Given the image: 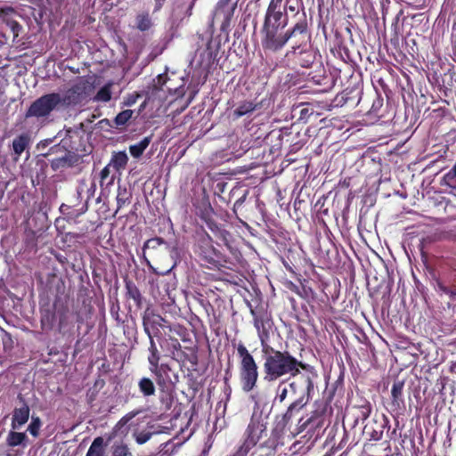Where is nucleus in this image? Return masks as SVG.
Segmentation results:
<instances>
[{"label": "nucleus", "instance_id": "nucleus-53", "mask_svg": "<svg viewBox=\"0 0 456 456\" xmlns=\"http://www.w3.org/2000/svg\"><path fill=\"white\" fill-rule=\"evenodd\" d=\"M297 362H298L299 364L296 365V370H293L292 374H291V377H293L294 379H297L296 377H297L299 375L300 369L307 370V368L309 367L308 364L304 363L303 362H301L297 359Z\"/></svg>", "mask_w": 456, "mask_h": 456}, {"label": "nucleus", "instance_id": "nucleus-52", "mask_svg": "<svg viewBox=\"0 0 456 456\" xmlns=\"http://www.w3.org/2000/svg\"><path fill=\"white\" fill-rule=\"evenodd\" d=\"M7 25L11 28L13 36L18 37L19 31L21 29L20 23L14 20H11L7 21Z\"/></svg>", "mask_w": 456, "mask_h": 456}, {"label": "nucleus", "instance_id": "nucleus-61", "mask_svg": "<svg viewBox=\"0 0 456 456\" xmlns=\"http://www.w3.org/2000/svg\"><path fill=\"white\" fill-rule=\"evenodd\" d=\"M104 385H105V381L103 379H98L97 380H95V382L94 384V387L95 388L101 389V388H102L104 387Z\"/></svg>", "mask_w": 456, "mask_h": 456}, {"label": "nucleus", "instance_id": "nucleus-28", "mask_svg": "<svg viewBox=\"0 0 456 456\" xmlns=\"http://www.w3.org/2000/svg\"><path fill=\"white\" fill-rule=\"evenodd\" d=\"M128 162V157L126 151L113 152L109 165L112 167L117 172L126 168Z\"/></svg>", "mask_w": 456, "mask_h": 456}, {"label": "nucleus", "instance_id": "nucleus-10", "mask_svg": "<svg viewBox=\"0 0 456 456\" xmlns=\"http://www.w3.org/2000/svg\"><path fill=\"white\" fill-rule=\"evenodd\" d=\"M215 216L216 213L210 204L200 209V217L205 222L214 237L227 248H231V232L227 231L223 224H217Z\"/></svg>", "mask_w": 456, "mask_h": 456}, {"label": "nucleus", "instance_id": "nucleus-7", "mask_svg": "<svg viewBox=\"0 0 456 456\" xmlns=\"http://www.w3.org/2000/svg\"><path fill=\"white\" fill-rule=\"evenodd\" d=\"M266 425L261 416L252 415L245 431V440L233 456H246L248 452L256 446L260 439L266 436Z\"/></svg>", "mask_w": 456, "mask_h": 456}, {"label": "nucleus", "instance_id": "nucleus-60", "mask_svg": "<svg viewBox=\"0 0 456 456\" xmlns=\"http://www.w3.org/2000/svg\"><path fill=\"white\" fill-rule=\"evenodd\" d=\"M196 1H197V0H192V1L191 2V4H189V6H188V8H187V10H186V12H185V15H186V16H188V17L191 16V14H192V10H193V8H194V5H195Z\"/></svg>", "mask_w": 456, "mask_h": 456}, {"label": "nucleus", "instance_id": "nucleus-48", "mask_svg": "<svg viewBox=\"0 0 456 456\" xmlns=\"http://www.w3.org/2000/svg\"><path fill=\"white\" fill-rule=\"evenodd\" d=\"M111 456H132L126 444L116 445Z\"/></svg>", "mask_w": 456, "mask_h": 456}, {"label": "nucleus", "instance_id": "nucleus-35", "mask_svg": "<svg viewBox=\"0 0 456 456\" xmlns=\"http://www.w3.org/2000/svg\"><path fill=\"white\" fill-rule=\"evenodd\" d=\"M55 310L53 311L50 309L41 310V325L43 329H49L51 330L53 326L54 320L56 318Z\"/></svg>", "mask_w": 456, "mask_h": 456}, {"label": "nucleus", "instance_id": "nucleus-64", "mask_svg": "<svg viewBox=\"0 0 456 456\" xmlns=\"http://www.w3.org/2000/svg\"><path fill=\"white\" fill-rule=\"evenodd\" d=\"M224 185H225V183H217V186H218V187H219V186L224 187Z\"/></svg>", "mask_w": 456, "mask_h": 456}, {"label": "nucleus", "instance_id": "nucleus-54", "mask_svg": "<svg viewBox=\"0 0 456 456\" xmlns=\"http://www.w3.org/2000/svg\"><path fill=\"white\" fill-rule=\"evenodd\" d=\"M165 3H166V0H154L153 12H159L162 9Z\"/></svg>", "mask_w": 456, "mask_h": 456}, {"label": "nucleus", "instance_id": "nucleus-19", "mask_svg": "<svg viewBox=\"0 0 456 456\" xmlns=\"http://www.w3.org/2000/svg\"><path fill=\"white\" fill-rule=\"evenodd\" d=\"M18 399L22 403V405L19 408H15L12 413V428L19 429L21 426H23L29 418V406L25 402L21 395H18Z\"/></svg>", "mask_w": 456, "mask_h": 456}, {"label": "nucleus", "instance_id": "nucleus-55", "mask_svg": "<svg viewBox=\"0 0 456 456\" xmlns=\"http://www.w3.org/2000/svg\"><path fill=\"white\" fill-rule=\"evenodd\" d=\"M169 340H170V345L174 350L178 351L181 349V345L177 338H169Z\"/></svg>", "mask_w": 456, "mask_h": 456}, {"label": "nucleus", "instance_id": "nucleus-62", "mask_svg": "<svg viewBox=\"0 0 456 456\" xmlns=\"http://www.w3.org/2000/svg\"><path fill=\"white\" fill-rule=\"evenodd\" d=\"M170 444L169 443H165V444H162L160 445L161 449L159 451V453L163 452V455L166 454L167 452V450L166 449L167 446H169Z\"/></svg>", "mask_w": 456, "mask_h": 456}, {"label": "nucleus", "instance_id": "nucleus-16", "mask_svg": "<svg viewBox=\"0 0 456 456\" xmlns=\"http://www.w3.org/2000/svg\"><path fill=\"white\" fill-rule=\"evenodd\" d=\"M77 302L80 304V306L75 311L76 322L78 324H82L87 318L91 317L94 310L92 297H89L87 289L79 290Z\"/></svg>", "mask_w": 456, "mask_h": 456}, {"label": "nucleus", "instance_id": "nucleus-29", "mask_svg": "<svg viewBox=\"0 0 456 456\" xmlns=\"http://www.w3.org/2000/svg\"><path fill=\"white\" fill-rule=\"evenodd\" d=\"M139 391L144 397H150L155 395L156 387L154 382L148 377H142L138 381Z\"/></svg>", "mask_w": 456, "mask_h": 456}, {"label": "nucleus", "instance_id": "nucleus-5", "mask_svg": "<svg viewBox=\"0 0 456 456\" xmlns=\"http://www.w3.org/2000/svg\"><path fill=\"white\" fill-rule=\"evenodd\" d=\"M236 348L240 359L239 377L241 388L248 393L256 386L259 377L258 366L254 356L242 342H240Z\"/></svg>", "mask_w": 456, "mask_h": 456}, {"label": "nucleus", "instance_id": "nucleus-42", "mask_svg": "<svg viewBox=\"0 0 456 456\" xmlns=\"http://www.w3.org/2000/svg\"><path fill=\"white\" fill-rule=\"evenodd\" d=\"M151 20L148 13H141L136 16V27L141 31H146L151 27Z\"/></svg>", "mask_w": 456, "mask_h": 456}, {"label": "nucleus", "instance_id": "nucleus-4", "mask_svg": "<svg viewBox=\"0 0 456 456\" xmlns=\"http://www.w3.org/2000/svg\"><path fill=\"white\" fill-rule=\"evenodd\" d=\"M193 252L202 265L210 269H220L228 262L220 243L215 245L212 237L204 230L196 232Z\"/></svg>", "mask_w": 456, "mask_h": 456}, {"label": "nucleus", "instance_id": "nucleus-40", "mask_svg": "<svg viewBox=\"0 0 456 456\" xmlns=\"http://www.w3.org/2000/svg\"><path fill=\"white\" fill-rule=\"evenodd\" d=\"M111 86L112 84L108 83L104 85L94 96V100L97 102H108L111 99Z\"/></svg>", "mask_w": 456, "mask_h": 456}, {"label": "nucleus", "instance_id": "nucleus-59", "mask_svg": "<svg viewBox=\"0 0 456 456\" xmlns=\"http://www.w3.org/2000/svg\"><path fill=\"white\" fill-rule=\"evenodd\" d=\"M188 361L193 365L196 366L198 364V355L196 351H193V353L188 357Z\"/></svg>", "mask_w": 456, "mask_h": 456}, {"label": "nucleus", "instance_id": "nucleus-57", "mask_svg": "<svg viewBox=\"0 0 456 456\" xmlns=\"http://www.w3.org/2000/svg\"><path fill=\"white\" fill-rule=\"evenodd\" d=\"M139 97V94H130L128 95L126 104L128 106H132L136 102L137 98Z\"/></svg>", "mask_w": 456, "mask_h": 456}, {"label": "nucleus", "instance_id": "nucleus-39", "mask_svg": "<svg viewBox=\"0 0 456 456\" xmlns=\"http://www.w3.org/2000/svg\"><path fill=\"white\" fill-rule=\"evenodd\" d=\"M256 107V104H255L253 102L245 101L239 104V106L234 110L233 113L237 118H240L254 111Z\"/></svg>", "mask_w": 456, "mask_h": 456}, {"label": "nucleus", "instance_id": "nucleus-23", "mask_svg": "<svg viewBox=\"0 0 456 456\" xmlns=\"http://www.w3.org/2000/svg\"><path fill=\"white\" fill-rule=\"evenodd\" d=\"M125 287L126 297L127 298L133 299L137 308H142L143 304V297L135 283L129 279H125Z\"/></svg>", "mask_w": 456, "mask_h": 456}, {"label": "nucleus", "instance_id": "nucleus-58", "mask_svg": "<svg viewBox=\"0 0 456 456\" xmlns=\"http://www.w3.org/2000/svg\"><path fill=\"white\" fill-rule=\"evenodd\" d=\"M440 289H441V290H442L444 293H445V294L449 295L451 297H455V296H456V292L452 291L451 289H449V288H448V287H446V286H443V285H441V286H440Z\"/></svg>", "mask_w": 456, "mask_h": 456}, {"label": "nucleus", "instance_id": "nucleus-33", "mask_svg": "<svg viewBox=\"0 0 456 456\" xmlns=\"http://www.w3.org/2000/svg\"><path fill=\"white\" fill-rule=\"evenodd\" d=\"M104 440L102 436H98L94 438L92 444L90 445L86 456H103L104 449H103Z\"/></svg>", "mask_w": 456, "mask_h": 456}, {"label": "nucleus", "instance_id": "nucleus-56", "mask_svg": "<svg viewBox=\"0 0 456 456\" xmlns=\"http://www.w3.org/2000/svg\"><path fill=\"white\" fill-rule=\"evenodd\" d=\"M204 53L208 55V62L211 63L214 56H213V51L211 49L210 42L208 44L206 50L204 51Z\"/></svg>", "mask_w": 456, "mask_h": 456}, {"label": "nucleus", "instance_id": "nucleus-13", "mask_svg": "<svg viewBox=\"0 0 456 456\" xmlns=\"http://www.w3.org/2000/svg\"><path fill=\"white\" fill-rule=\"evenodd\" d=\"M93 86L88 80L81 77L70 88H69L64 96L61 97V104L77 105L80 103L88 95Z\"/></svg>", "mask_w": 456, "mask_h": 456}, {"label": "nucleus", "instance_id": "nucleus-3", "mask_svg": "<svg viewBox=\"0 0 456 456\" xmlns=\"http://www.w3.org/2000/svg\"><path fill=\"white\" fill-rule=\"evenodd\" d=\"M263 355V379L267 383L276 382L285 376L291 377L296 370L297 358L289 351H281L271 345L261 348Z\"/></svg>", "mask_w": 456, "mask_h": 456}, {"label": "nucleus", "instance_id": "nucleus-9", "mask_svg": "<svg viewBox=\"0 0 456 456\" xmlns=\"http://www.w3.org/2000/svg\"><path fill=\"white\" fill-rule=\"evenodd\" d=\"M52 155H56V157L49 159L51 167L55 172L76 167L81 161V157L78 154L68 151L60 144L53 145L44 154L45 158H49Z\"/></svg>", "mask_w": 456, "mask_h": 456}, {"label": "nucleus", "instance_id": "nucleus-15", "mask_svg": "<svg viewBox=\"0 0 456 456\" xmlns=\"http://www.w3.org/2000/svg\"><path fill=\"white\" fill-rule=\"evenodd\" d=\"M162 322H166L160 314H157L151 307H147L142 314V326L148 337L157 336Z\"/></svg>", "mask_w": 456, "mask_h": 456}, {"label": "nucleus", "instance_id": "nucleus-26", "mask_svg": "<svg viewBox=\"0 0 456 456\" xmlns=\"http://www.w3.org/2000/svg\"><path fill=\"white\" fill-rule=\"evenodd\" d=\"M354 424H357L359 421L363 422L370 417L372 411V407L369 401L362 399L361 403L354 406Z\"/></svg>", "mask_w": 456, "mask_h": 456}, {"label": "nucleus", "instance_id": "nucleus-17", "mask_svg": "<svg viewBox=\"0 0 456 456\" xmlns=\"http://www.w3.org/2000/svg\"><path fill=\"white\" fill-rule=\"evenodd\" d=\"M233 0H219L215 9L216 19L222 20V28L229 26L237 7V2Z\"/></svg>", "mask_w": 456, "mask_h": 456}, {"label": "nucleus", "instance_id": "nucleus-6", "mask_svg": "<svg viewBox=\"0 0 456 456\" xmlns=\"http://www.w3.org/2000/svg\"><path fill=\"white\" fill-rule=\"evenodd\" d=\"M314 409L310 412L309 417L300 418L296 425L295 431L300 434L304 431L314 435L323 428L328 417L329 403L325 401H316L314 403Z\"/></svg>", "mask_w": 456, "mask_h": 456}, {"label": "nucleus", "instance_id": "nucleus-49", "mask_svg": "<svg viewBox=\"0 0 456 456\" xmlns=\"http://www.w3.org/2000/svg\"><path fill=\"white\" fill-rule=\"evenodd\" d=\"M41 426V421L39 418H33L32 421L28 425V430L33 436H37L39 434V428Z\"/></svg>", "mask_w": 456, "mask_h": 456}, {"label": "nucleus", "instance_id": "nucleus-8", "mask_svg": "<svg viewBox=\"0 0 456 456\" xmlns=\"http://www.w3.org/2000/svg\"><path fill=\"white\" fill-rule=\"evenodd\" d=\"M61 102V95L58 93L44 94L30 104L25 118H46Z\"/></svg>", "mask_w": 456, "mask_h": 456}, {"label": "nucleus", "instance_id": "nucleus-41", "mask_svg": "<svg viewBox=\"0 0 456 456\" xmlns=\"http://www.w3.org/2000/svg\"><path fill=\"white\" fill-rule=\"evenodd\" d=\"M134 111L132 110H125L119 112L114 118V124L117 128L124 126L131 119Z\"/></svg>", "mask_w": 456, "mask_h": 456}, {"label": "nucleus", "instance_id": "nucleus-38", "mask_svg": "<svg viewBox=\"0 0 456 456\" xmlns=\"http://www.w3.org/2000/svg\"><path fill=\"white\" fill-rule=\"evenodd\" d=\"M110 165L105 166L102 171L100 172V185L101 187L109 186L113 184L115 180V175H110Z\"/></svg>", "mask_w": 456, "mask_h": 456}, {"label": "nucleus", "instance_id": "nucleus-44", "mask_svg": "<svg viewBox=\"0 0 456 456\" xmlns=\"http://www.w3.org/2000/svg\"><path fill=\"white\" fill-rule=\"evenodd\" d=\"M168 77L166 73L159 74L153 79L152 83V90L153 91H160L163 90L164 86L166 85Z\"/></svg>", "mask_w": 456, "mask_h": 456}, {"label": "nucleus", "instance_id": "nucleus-24", "mask_svg": "<svg viewBox=\"0 0 456 456\" xmlns=\"http://www.w3.org/2000/svg\"><path fill=\"white\" fill-rule=\"evenodd\" d=\"M383 105H384L383 98H381L379 95L376 96V98L372 102L371 108L366 113L367 119L370 122H371V123H376V122H379V121L383 122V120H381V118L383 117V114L381 113Z\"/></svg>", "mask_w": 456, "mask_h": 456}, {"label": "nucleus", "instance_id": "nucleus-25", "mask_svg": "<svg viewBox=\"0 0 456 456\" xmlns=\"http://www.w3.org/2000/svg\"><path fill=\"white\" fill-rule=\"evenodd\" d=\"M39 235L32 229H25L23 244L25 251L37 252Z\"/></svg>", "mask_w": 456, "mask_h": 456}, {"label": "nucleus", "instance_id": "nucleus-30", "mask_svg": "<svg viewBox=\"0 0 456 456\" xmlns=\"http://www.w3.org/2000/svg\"><path fill=\"white\" fill-rule=\"evenodd\" d=\"M292 379L282 380L279 383L275 390L274 403L278 402L279 403H282L285 402L290 393L289 382Z\"/></svg>", "mask_w": 456, "mask_h": 456}, {"label": "nucleus", "instance_id": "nucleus-27", "mask_svg": "<svg viewBox=\"0 0 456 456\" xmlns=\"http://www.w3.org/2000/svg\"><path fill=\"white\" fill-rule=\"evenodd\" d=\"M316 85H319L321 88L320 92L326 93L330 91L336 83L335 78L331 75H319L312 77Z\"/></svg>", "mask_w": 456, "mask_h": 456}, {"label": "nucleus", "instance_id": "nucleus-31", "mask_svg": "<svg viewBox=\"0 0 456 456\" xmlns=\"http://www.w3.org/2000/svg\"><path fill=\"white\" fill-rule=\"evenodd\" d=\"M30 138L27 134H21L12 141V150L17 156L28 147Z\"/></svg>", "mask_w": 456, "mask_h": 456}, {"label": "nucleus", "instance_id": "nucleus-63", "mask_svg": "<svg viewBox=\"0 0 456 456\" xmlns=\"http://www.w3.org/2000/svg\"><path fill=\"white\" fill-rule=\"evenodd\" d=\"M309 112V110L307 108H303L301 110H300V118H305Z\"/></svg>", "mask_w": 456, "mask_h": 456}, {"label": "nucleus", "instance_id": "nucleus-51", "mask_svg": "<svg viewBox=\"0 0 456 456\" xmlns=\"http://www.w3.org/2000/svg\"><path fill=\"white\" fill-rule=\"evenodd\" d=\"M152 436V433L151 432H145V431H142V432H140L138 434L135 435V441L137 444H145L147 441L150 440V438Z\"/></svg>", "mask_w": 456, "mask_h": 456}, {"label": "nucleus", "instance_id": "nucleus-34", "mask_svg": "<svg viewBox=\"0 0 456 456\" xmlns=\"http://www.w3.org/2000/svg\"><path fill=\"white\" fill-rule=\"evenodd\" d=\"M27 439L25 433L10 431L6 438V444L10 447H15L25 443Z\"/></svg>", "mask_w": 456, "mask_h": 456}, {"label": "nucleus", "instance_id": "nucleus-18", "mask_svg": "<svg viewBox=\"0 0 456 456\" xmlns=\"http://www.w3.org/2000/svg\"><path fill=\"white\" fill-rule=\"evenodd\" d=\"M404 380L395 379L391 388L390 406L392 411L401 413L405 410V401L403 396Z\"/></svg>", "mask_w": 456, "mask_h": 456}, {"label": "nucleus", "instance_id": "nucleus-22", "mask_svg": "<svg viewBox=\"0 0 456 456\" xmlns=\"http://www.w3.org/2000/svg\"><path fill=\"white\" fill-rule=\"evenodd\" d=\"M385 426V423H378L377 420L373 419L364 426L363 434L368 436L370 440L379 441L383 437Z\"/></svg>", "mask_w": 456, "mask_h": 456}, {"label": "nucleus", "instance_id": "nucleus-1", "mask_svg": "<svg viewBox=\"0 0 456 456\" xmlns=\"http://www.w3.org/2000/svg\"><path fill=\"white\" fill-rule=\"evenodd\" d=\"M301 4L302 17L286 31H281L288 25L289 18L282 5L269 2L265 11L262 33V47L265 51L277 53L281 51L290 39L305 38L308 34V23L303 0Z\"/></svg>", "mask_w": 456, "mask_h": 456}, {"label": "nucleus", "instance_id": "nucleus-36", "mask_svg": "<svg viewBox=\"0 0 456 456\" xmlns=\"http://www.w3.org/2000/svg\"><path fill=\"white\" fill-rule=\"evenodd\" d=\"M148 338H149V343H150V346H149L150 354L148 356V362L151 366V365H153L156 363H159L160 354H159L157 345L155 343L154 338L153 337H148Z\"/></svg>", "mask_w": 456, "mask_h": 456}, {"label": "nucleus", "instance_id": "nucleus-37", "mask_svg": "<svg viewBox=\"0 0 456 456\" xmlns=\"http://www.w3.org/2000/svg\"><path fill=\"white\" fill-rule=\"evenodd\" d=\"M132 193L126 188L118 187L117 195L118 209L130 203Z\"/></svg>", "mask_w": 456, "mask_h": 456}, {"label": "nucleus", "instance_id": "nucleus-43", "mask_svg": "<svg viewBox=\"0 0 456 456\" xmlns=\"http://www.w3.org/2000/svg\"><path fill=\"white\" fill-rule=\"evenodd\" d=\"M168 322L166 320V322H162V325L160 328H167L170 332H175L178 336L182 338L183 341H185V335H187V330L183 328V326L177 324V325H167Z\"/></svg>", "mask_w": 456, "mask_h": 456}, {"label": "nucleus", "instance_id": "nucleus-20", "mask_svg": "<svg viewBox=\"0 0 456 456\" xmlns=\"http://www.w3.org/2000/svg\"><path fill=\"white\" fill-rule=\"evenodd\" d=\"M151 372L154 375L157 385L160 388L167 387V383H171L169 372L171 370L167 363H156L150 366Z\"/></svg>", "mask_w": 456, "mask_h": 456}, {"label": "nucleus", "instance_id": "nucleus-14", "mask_svg": "<svg viewBox=\"0 0 456 456\" xmlns=\"http://www.w3.org/2000/svg\"><path fill=\"white\" fill-rule=\"evenodd\" d=\"M305 39V37L300 38L299 40L298 38L292 39L295 44L292 45L291 50L286 53V57L292 56L299 66L308 69L314 64L315 54L311 50H301L297 52Z\"/></svg>", "mask_w": 456, "mask_h": 456}, {"label": "nucleus", "instance_id": "nucleus-47", "mask_svg": "<svg viewBox=\"0 0 456 456\" xmlns=\"http://www.w3.org/2000/svg\"><path fill=\"white\" fill-rule=\"evenodd\" d=\"M291 0H286L284 5L282 6L285 14H287V11L291 12H295L296 15L299 13V7L301 8V4L299 0L296 1V4H290Z\"/></svg>", "mask_w": 456, "mask_h": 456}, {"label": "nucleus", "instance_id": "nucleus-21", "mask_svg": "<svg viewBox=\"0 0 456 456\" xmlns=\"http://www.w3.org/2000/svg\"><path fill=\"white\" fill-rule=\"evenodd\" d=\"M278 438L272 435L266 441L255 446L250 456H275L278 446Z\"/></svg>", "mask_w": 456, "mask_h": 456}, {"label": "nucleus", "instance_id": "nucleus-2", "mask_svg": "<svg viewBox=\"0 0 456 456\" xmlns=\"http://www.w3.org/2000/svg\"><path fill=\"white\" fill-rule=\"evenodd\" d=\"M315 372L302 374L297 379L289 382L290 395L296 398L289 404L285 411L278 417V426L285 428L293 419L312 400L314 392Z\"/></svg>", "mask_w": 456, "mask_h": 456}, {"label": "nucleus", "instance_id": "nucleus-50", "mask_svg": "<svg viewBox=\"0 0 456 456\" xmlns=\"http://www.w3.org/2000/svg\"><path fill=\"white\" fill-rule=\"evenodd\" d=\"M85 237L84 233H78V232H66L64 235L65 241L70 242V243H76L78 242L80 239H83Z\"/></svg>", "mask_w": 456, "mask_h": 456}, {"label": "nucleus", "instance_id": "nucleus-12", "mask_svg": "<svg viewBox=\"0 0 456 456\" xmlns=\"http://www.w3.org/2000/svg\"><path fill=\"white\" fill-rule=\"evenodd\" d=\"M53 307L58 318V330L62 336L70 335L74 330V321L69 312L68 300L60 296L55 297Z\"/></svg>", "mask_w": 456, "mask_h": 456}, {"label": "nucleus", "instance_id": "nucleus-11", "mask_svg": "<svg viewBox=\"0 0 456 456\" xmlns=\"http://www.w3.org/2000/svg\"><path fill=\"white\" fill-rule=\"evenodd\" d=\"M250 314L253 317V324L256 330L261 348L270 345V330L273 326V320L270 314L265 309H253L250 306Z\"/></svg>", "mask_w": 456, "mask_h": 456}, {"label": "nucleus", "instance_id": "nucleus-32", "mask_svg": "<svg viewBox=\"0 0 456 456\" xmlns=\"http://www.w3.org/2000/svg\"><path fill=\"white\" fill-rule=\"evenodd\" d=\"M151 142V136H146L138 143L129 146V152L134 159H139Z\"/></svg>", "mask_w": 456, "mask_h": 456}, {"label": "nucleus", "instance_id": "nucleus-46", "mask_svg": "<svg viewBox=\"0 0 456 456\" xmlns=\"http://www.w3.org/2000/svg\"><path fill=\"white\" fill-rule=\"evenodd\" d=\"M141 412H142V410L129 411L118 420V426L120 428L126 426L130 420H132L135 416H137Z\"/></svg>", "mask_w": 456, "mask_h": 456}, {"label": "nucleus", "instance_id": "nucleus-45", "mask_svg": "<svg viewBox=\"0 0 456 456\" xmlns=\"http://www.w3.org/2000/svg\"><path fill=\"white\" fill-rule=\"evenodd\" d=\"M162 244L167 245V243L160 237L151 238V239H149L148 240H146V242L143 245L142 249L143 250H145L146 248L155 249Z\"/></svg>", "mask_w": 456, "mask_h": 456}]
</instances>
